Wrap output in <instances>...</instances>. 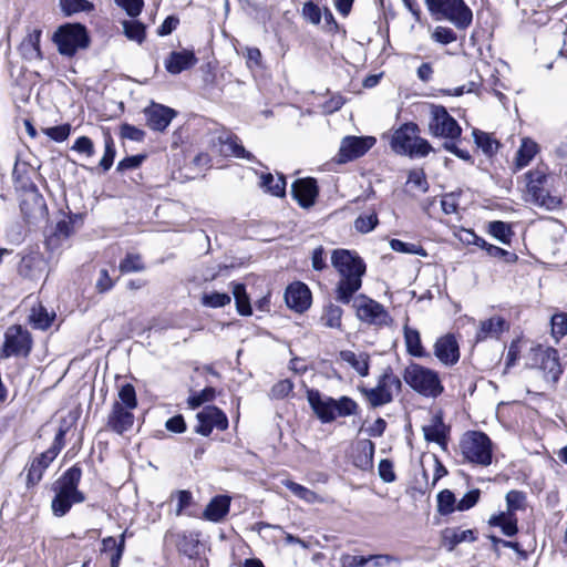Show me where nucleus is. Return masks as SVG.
Returning a JSON list of instances; mask_svg holds the SVG:
<instances>
[{
	"label": "nucleus",
	"instance_id": "49",
	"mask_svg": "<svg viewBox=\"0 0 567 567\" xmlns=\"http://www.w3.org/2000/svg\"><path fill=\"white\" fill-rule=\"evenodd\" d=\"M507 511L515 514L516 511H524L526 508V494L520 491H509L506 494Z\"/></svg>",
	"mask_w": 567,
	"mask_h": 567
},
{
	"label": "nucleus",
	"instance_id": "34",
	"mask_svg": "<svg viewBox=\"0 0 567 567\" xmlns=\"http://www.w3.org/2000/svg\"><path fill=\"white\" fill-rule=\"evenodd\" d=\"M357 454L354 455L355 466L367 470L372 467L374 444L370 440L358 442L355 447Z\"/></svg>",
	"mask_w": 567,
	"mask_h": 567
},
{
	"label": "nucleus",
	"instance_id": "42",
	"mask_svg": "<svg viewBox=\"0 0 567 567\" xmlns=\"http://www.w3.org/2000/svg\"><path fill=\"white\" fill-rule=\"evenodd\" d=\"M233 295L236 301L237 311L241 316L251 315V307L249 298L246 293V288L243 284H233Z\"/></svg>",
	"mask_w": 567,
	"mask_h": 567
},
{
	"label": "nucleus",
	"instance_id": "9",
	"mask_svg": "<svg viewBox=\"0 0 567 567\" xmlns=\"http://www.w3.org/2000/svg\"><path fill=\"white\" fill-rule=\"evenodd\" d=\"M401 389L400 378L388 367L379 377L374 388L360 386L359 391L372 408H378L391 403Z\"/></svg>",
	"mask_w": 567,
	"mask_h": 567
},
{
	"label": "nucleus",
	"instance_id": "33",
	"mask_svg": "<svg viewBox=\"0 0 567 567\" xmlns=\"http://www.w3.org/2000/svg\"><path fill=\"white\" fill-rule=\"evenodd\" d=\"M220 153L225 156H234L251 161L252 154L245 150L237 136L228 135L225 140L220 138Z\"/></svg>",
	"mask_w": 567,
	"mask_h": 567
},
{
	"label": "nucleus",
	"instance_id": "25",
	"mask_svg": "<svg viewBox=\"0 0 567 567\" xmlns=\"http://www.w3.org/2000/svg\"><path fill=\"white\" fill-rule=\"evenodd\" d=\"M78 218V215H73L59 220L53 233L47 238V246L52 250L60 248L62 244L73 235L74 223Z\"/></svg>",
	"mask_w": 567,
	"mask_h": 567
},
{
	"label": "nucleus",
	"instance_id": "55",
	"mask_svg": "<svg viewBox=\"0 0 567 567\" xmlns=\"http://www.w3.org/2000/svg\"><path fill=\"white\" fill-rule=\"evenodd\" d=\"M42 132L55 142H64L71 133V125L62 124L58 126L45 127L42 128Z\"/></svg>",
	"mask_w": 567,
	"mask_h": 567
},
{
	"label": "nucleus",
	"instance_id": "52",
	"mask_svg": "<svg viewBox=\"0 0 567 567\" xmlns=\"http://www.w3.org/2000/svg\"><path fill=\"white\" fill-rule=\"evenodd\" d=\"M378 225V216L374 212L365 215H360L355 221L354 227L359 233L367 234L375 228Z\"/></svg>",
	"mask_w": 567,
	"mask_h": 567
},
{
	"label": "nucleus",
	"instance_id": "29",
	"mask_svg": "<svg viewBox=\"0 0 567 567\" xmlns=\"http://www.w3.org/2000/svg\"><path fill=\"white\" fill-rule=\"evenodd\" d=\"M539 152L538 144L529 137L522 138L520 145L514 158V169L526 167Z\"/></svg>",
	"mask_w": 567,
	"mask_h": 567
},
{
	"label": "nucleus",
	"instance_id": "35",
	"mask_svg": "<svg viewBox=\"0 0 567 567\" xmlns=\"http://www.w3.org/2000/svg\"><path fill=\"white\" fill-rule=\"evenodd\" d=\"M342 313L343 310L333 303H329L323 307L322 313L320 316V323L330 329H341L342 327Z\"/></svg>",
	"mask_w": 567,
	"mask_h": 567
},
{
	"label": "nucleus",
	"instance_id": "47",
	"mask_svg": "<svg viewBox=\"0 0 567 567\" xmlns=\"http://www.w3.org/2000/svg\"><path fill=\"white\" fill-rule=\"evenodd\" d=\"M336 403V419L338 416H350L355 415L359 410L358 403L349 396H341L339 400H334Z\"/></svg>",
	"mask_w": 567,
	"mask_h": 567
},
{
	"label": "nucleus",
	"instance_id": "12",
	"mask_svg": "<svg viewBox=\"0 0 567 567\" xmlns=\"http://www.w3.org/2000/svg\"><path fill=\"white\" fill-rule=\"evenodd\" d=\"M532 367L543 373L547 383H555L563 373L559 357L556 349L537 347L532 350Z\"/></svg>",
	"mask_w": 567,
	"mask_h": 567
},
{
	"label": "nucleus",
	"instance_id": "24",
	"mask_svg": "<svg viewBox=\"0 0 567 567\" xmlns=\"http://www.w3.org/2000/svg\"><path fill=\"white\" fill-rule=\"evenodd\" d=\"M509 329V323L501 316H493L482 320L476 331V341L486 339H498L501 334Z\"/></svg>",
	"mask_w": 567,
	"mask_h": 567
},
{
	"label": "nucleus",
	"instance_id": "20",
	"mask_svg": "<svg viewBox=\"0 0 567 567\" xmlns=\"http://www.w3.org/2000/svg\"><path fill=\"white\" fill-rule=\"evenodd\" d=\"M198 59L194 51L183 49L181 51H173L164 61L165 69L171 74H179L183 71L192 69Z\"/></svg>",
	"mask_w": 567,
	"mask_h": 567
},
{
	"label": "nucleus",
	"instance_id": "44",
	"mask_svg": "<svg viewBox=\"0 0 567 567\" xmlns=\"http://www.w3.org/2000/svg\"><path fill=\"white\" fill-rule=\"evenodd\" d=\"M456 498L450 489H443L437 494V512L441 515H449L456 511Z\"/></svg>",
	"mask_w": 567,
	"mask_h": 567
},
{
	"label": "nucleus",
	"instance_id": "40",
	"mask_svg": "<svg viewBox=\"0 0 567 567\" xmlns=\"http://www.w3.org/2000/svg\"><path fill=\"white\" fill-rule=\"evenodd\" d=\"M230 301L231 298L228 293L218 291H204L200 297V305L206 308H223Z\"/></svg>",
	"mask_w": 567,
	"mask_h": 567
},
{
	"label": "nucleus",
	"instance_id": "16",
	"mask_svg": "<svg viewBox=\"0 0 567 567\" xmlns=\"http://www.w3.org/2000/svg\"><path fill=\"white\" fill-rule=\"evenodd\" d=\"M198 426L196 432L202 435H209L214 427L226 430L228 420L225 413L216 406H206L197 414Z\"/></svg>",
	"mask_w": 567,
	"mask_h": 567
},
{
	"label": "nucleus",
	"instance_id": "36",
	"mask_svg": "<svg viewBox=\"0 0 567 567\" xmlns=\"http://www.w3.org/2000/svg\"><path fill=\"white\" fill-rule=\"evenodd\" d=\"M403 330L406 351L409 354L416 358L424 357L425 351L421 342L420 332L416 329L410 328L408 324L404 326Z\"/></svg>",
	"mask_w": 567,
	"mask_h": 567
},
{
	"label": "nucleus",
	"instance_id": "37",
	"mask_svg": "<svg viewBox=\"0 0 567 567\" xmlns=\"http://www.w3.org/2000/svg\"><path fill=\"white\" fill-rule=\"evenodd\" d=\"M261 187L269 194L281 197L286 194V179L282 175L265 174L261 176Z\"/></svg>",
	"mask_w": 567,
	"mask_h": 567
},
{
	"label": "nucleus",
	"instance_id": "62",
	"mask_svg": "<svg viewBox=\"0 0 567 567\" xmlns=\"http://www.w3.org/2000/svg\"><path fill=\"white\" fill-rule=\"evenodd\" d=\"M115 3L123 8L131 17H137L144 6L143 0H115Z\"/></svg>",
	"mask_w": 567,
	"mask_h": 567
},
{
	"label": "nucleus",
	"instance_id": "54",
	"mask_svg": "<svg viewBox=\"0 0 567 567\" xmlns=\"http://www.w3.org/2000/svg\"><path fill=\"white\" fill-rule=\"evenodd\" d=\"M551 333L557 340L567 334V313L560 312L551 317Z\"/></svg>",
	"mask_w": 567,
	"mask_h": 567
},
{
	"label": "nucleus",
	"instance_id": "30",
	"mask_svg": "<svg viewBox=\"0 0 567 567\" xmlns=\"http://www.w3.org/2000/svg\"><path fill=\"white\" fill-rule=\"evenodd\" d=\"M475 539L476 537L472 529L446 528L442 533L443 546L450 551L463 542H474Z\"/></svg>",
	"mask_w": 567,
	"mask_h": 567
},
{
	"label": "nucleus",
	"instance_id": "7",
	"mask_svg": "<svg viewBox=\"0 0 567 567\" xmlns=\"http://www.w3.org/2000/svg\"><path fill=\"white\" fill-rule=\"evenodd\" d=\"M461 453L472 464L488 466L493 458V443L483 432L468 431L460 441Z\"/></svg>",
	"mask_w": 567,
	"mask_h": 567
},
{
	"label": "nucleus",
	"instance_id": "50",
	"mask_svg": "<svg viewBox=\"0 0 567 567\" xmlns=\"http://www.w3.org/2000/svg\"><path fill=\"white\" fill-rule=\"evenodd\" d=\"M123 29L125 35L133 41H136L138 43H142L145 39V27L136 21V20H128L123 22Z\"/></svg>",
	"mask_w": 567,
	"mask_h": 567
},
{
	"label": "nucleus",
	"instance_id": "61",
	"mask_svg": "<svg viewBox=\"0 0 567 567\" xmlns=\"http://www.w3.org/2000/svg\"><path fill=\"white\" fill-rule=\"evenodd\" d=\"M214 395H215V390L213 388H206L203 391H200L199 393L192 395L188 399V404L190 405L192 409H196L199 405H202L203 403L213 400Z\"/></svg>",
	"mask_w": 567,
	"mask_h": 567
},
{
	"label": "nucleus",
	"instance_id": "39",
	"mask_svg": "<svg viewBox=\"0 0 567 567\" xmlns=\"http://www.w3.org/2000/svg\"><path fill=\"white\" fill-rule=\"evenodd\" d=\"M423 432L426 441L441 444L445 440V427L439 415L432 417L431 424L423 426Z\"/></svg>",
	"mask_w": 567,
	"mask_h": 567
},
{
	"label": "nucleus",
	"instance_id": "53",
	"mask_svg": "<svg viewBox=\"0 0 567 567\" xmlns=\"http://www.w3.org/2000/svg\"><path fill=\"white\" fill-rule=\"evenodd\" d=\"M120 270L123 274L126 272H137L144 269V264L138 255L128 254L126 257L120 262Z\"/></svg>",
	"mask_w": 567,
	"mask_h": 567
},
{
	"label": "nucleus",
	"instance_id": "10",
	"mask_svg": "<svg viewBox=\"0 0 567 567\" xmlns=\"http://www.w3.org/2000/svg\"><path fill=\"white\" fill-rule=\"evenodd\" d=\"M352 307L357 318L368 324L382 327L392 322L388 310L381 303L364 295L354 297Z\"/></svg>",
	"mask_w": 567,
	"mask_h": 567
},
{
	"label": "nucleus",
	"instance_id": "5",
	"mask_svg": "<svg viewBox=\"0 0 567 567\" xmlns=\"http://www.w3.org/2000/svg\"><path fill=\"white\" fill-rule=\"evenodd\" d=\"M424 2L436 20H447L460 30L467 29L473 21V12L463 0H424Z\"/></svg>",
	"mask_w": 567,
	"mask_h": 567
},
{
	"label": "nucleus",
	"instance_id": "19",
	"mask_svg": "<svg viewBox=\"0 0 567 567\" xmlns=\"http://www.w3.org/2000/svg\"><path fill=\"white\" fill-rule=\"evenodd\" d=\"M146 122L153 131H164L175 117L176 112L162 104H152L144 111Z\"/></svg>",
	"mask_w": 567,
	"mask_h": 567
},
{
	"label": "nucleus",
	"instance_id": "13",
	"mask_svg": "<svg viewBox=\"0 0 567 567\" xmlns=\"http://www.w3.org/2000/svg\"><path fill=\"white\" fill-rule=\"evenodd\" d=\"M65 433L66 431L64 429H59L58 433L55 434L52 446L42 454H40V456L33 460L27 475V481L29 485H35L41 481L47 467L58 456V454L64 446Z\"/></svg>",
	"mask_w": 567,
	"mask_h": 567
},
{
	"label": "nucleus",
	"instance_id": "22",
	"mask_svg": "<svg viewBox=\"0 0 567 567\" xmlns=\"http://www.w3.org/2000/svg\"><path fill=\"white\" fill-rule=\"evenodd\" d=\"M293 198L303 208H309L315 204L318 195L316 181L312 178L297 179L291 186Z\"/></svg>",
	"mask_w": 567,
	"mask_h": 567
},
{
	"label": "nucleus",
	"instance_id": "21",
	"mask_svg": "<svg viewBox=\"0 0 567 567\" xmlns=\"http://www.w3.org/2000/svg\"><path fill=\"white\" fill-rule=\"evenodd\" d=\"M285 300L289 308L302 312L311 305V293L305 284L296 282L287 288Z\"/></svg>",
	"mask_w": 567,
	"mask_h": 567
},
{
	"label": "nucleus",
	"instance_id": "43",
	"mask_svg": "<svg viewBox=\"0 0 567 567\" xmlns=\"http://www.w3.org/2000/svg\"><path fill=\"white\" fill-rule=\"evenodd\" d=\"M282 484L291 491L293 495L299 497L300 499L313 504L316 502H319V496L311 489L307 488L306 486H302L298 483H295L290 480H285Z\"/></svg>",
	"mask_w": 567,
	"mask_h": 567
},
{
	"label": "nucleus",
	"instance_id": "41",
	"mask_svg": "<svg viewBox=\"0 0 567 567\" xmlns=\"http://www.w3.org/2000/svg\"><path fill=\"white\" fill-rule=\"evenodd\" d=\"M487 231L502 244H509L513 236L511 226L502 220L491 221L487 225Z\"/></svg>",
	"mask_w": 567,
	"mask_h": 567
},
{
	"label": "nucleus",
	"instance_id": "15",
	"mask_svg": "<svg viewBox=\"0 0 567 567\" xmlns=\"http://www.w3.org/2000/svg\"><path fill=\"white\" fill-rule=\"evenodd\" d=\"M375 142L372 136H346L340 144L338 162L347 163L363 156Z\"/></svg>",
	"mask_w": 567,
	"mask_h": 567
},
{
	"label": "nucleus",
	"instance_id": "27",
	"mask_svg": "<svg viewBox=\"0 0 567 567\" xmlns=\"http://www.w3.org/2000/svg\"><path fill=\"white\" fill-rule=\"evenodd\" d=\"M41 34L42 31L40 29H32L21 42L20 52L25 60L34 61L42 59L40 48Z\"/></svg>",
	"mask_w": 567,
	"mask_h": 567
},
{
	"label": "nucleus",
	"instance_id": "11",
	"mask_svg": "<svg viewBox=\"0 0 567 567\" xmlns=\"http://www.w3.org/2000/svg\"><path fill=\"white\" fill-rule=\"evenodd\" d=\"M429 131L435 137L457 140L462 134L458 123L449 114L445 107L432 105L430 111Z\"/></svg>",
	"mask_w": 567,
	"mask_h": 567
},
{
	"label": "nucleus",
	"instance_id": "59",
	"mask_svg": "<svg viewBox=\"0 0 567 567\" xmlns=\"http://www.w3.org/2000/svg\"><path fill=\"white\" fill-rule=\"evenodd\" d=\"M72 151L83 154L86 157H92L95 152L93 141L87 136H80L76 138L72 145Z\"/></svg>",
	"mask_w": 567,
	"mask_h": 567
},
{
	"label": "nucleus",
	"instance_id": "63",
	"mask_svg": "<svg viewBox=\"0 0 567 567\" xmlns=\"http://www.w3.org/2000/svg\"><path fill=\"white\" fill-rule=\"evenodd\" d=\"M480 498V489H472L468 493H466L456 505L457 511H467L472 508Z\"/></svg>",
	"mask_w": 567,
	"mask_h": 567
},
{
	"label": "nucleus",
	"instance_id": "60",
	"mask_svg": "<svg viewBox=\"0 0 567 567\" xmlns=\"http://www.w3.org/2000/svg\"><path fill=\"white\" fill-rule=\"evenodd\" d=\"M321 9L315 4L313 2L309 1L306 2L302 7V16L306 20L311 22L312 24H319L322 18Z\"/></svg>",
	"mask_w": 567,
	"mask_h": 567
},
{
	"label": "nucleus",
	"instance_id": "32",
	"mask_svg": "<svg viewBox=\"0 0 567 567\" xmlns=\"http://www.w3.org/2000/svg\"><path fill=\"white\" fill-rule=\"evenodd\" d=\"M125 535L126 533L124 532L118 540L111 536L102 540V551L110 553L111 567L120 566L125 549Z\"/></svg>",
	"mask_w": 567,
	"mask_h": 567
},
{
	"label": "nucleus",
	"instance_id": "4",
	"mask_svg": "<svg viewBox=\"0 0 567 567\" xmlns=\"http://www.w3.org/2000/svg\"><path fill=\"white\" fill-rule=\"evenodd\" d=\"M403 380L413 391L425 398L435 399L444 391L439 373L419 363H411L404 369Z\"/></svg>",
	"mask_w": 567,
	"mask_h": 567
},
{
	"label": "nucleus",
	"instance_id": "46",
	"mask_svg": "<svg viewBox=\"0 0 567 567\" xmlns=\"http://www.w3.org/2000/svg\"><path fill=\"white\" fill-rule=\"evenodd\" d=\"M60 8L65 16L90 11L93 4L87 0H60Z\"/></svg>",
	"mask_w": 567,
	"mask_h": 567
},
{
	"label": "nucleus",
	"instance_id": "28",
	"mask_svg": "<svg viewBox=\"0 0 567 567\" xmlns=\"http://www.w3.org/2000/svg\"><path fill=\"white\" fill-rule=\"evenodd\" d=\"M339 359L350 365L360 377L369 375L370 357L364 352H353L351 350H342Z\"/></svg>",
	"mask_w": 567,
	"mask_h": 567
},
{
	"label": "nucleus",
	"instance_id": "64",
	"mask_svg": "<svg viewBox=\"0 0 567 567\" xmlns=\"http://www.w3.org/2000/svg\"><path fill=\"white\" fill-rule=\"evenodd\" d=\"M293 384L290 380L285 379L277 382L271 389V395L276 399H282L289 395L292 391Z\"/></svg>",
	"mask_w": 567,
	"mask_h": 567
},
{
	"label": "nucleus",
	"instance_id": "57",
	"mask_svg": "<svg viewBox=\"0 0 567 567\" xmlns=\"http://www.w3.org/2000/svg\"><path fill=\"white\" fill-rule=\"evenodd\" d=\"M431 38L441 44H450L457 39L456 33L451 28L442 25L434 29Z\"/></svg>",
	"mask_w": 567,
	"mask_h": 567
},
{
	"label": "nucleus",
	"instance_id": "1",
	"mask_svg": "<svg viewBox=\"0 0 567 567\" xmlns=\"http://www.w3.org/2000/svg\"><path fill=\"white\" fill-rule=\"evenodd\" d=\"M331 264L340 276L336 289L337 299L348 305L352 300L353 295L362 286L365 264L357 254H352L346 249L333 250Z\"/></svg>",
	"mask_w": 567,
	"mask_h": 567
},
{
	"label": "nucleus",
	"instance_id": "17",
	"mask_svg": "<svg viewBox=\"0 0 567 567\" xmlns=\"http://www.w3.org/2000/svg\"><path fill=\"white\" fill-rule=\"evenodd\" d=\"M307 400L322 423H330L336 420L334 399L322 395L318 390L310 389L307 391Z\"/></svg>",
	"mask_w": 567,
	"mask_h": 567
},
{
	"label": "nucleus",
	"instance_id": "26",
	"mask_svg": "<svg viewBox=\"0 0 567 567\" xmlns=\"http://www.w3.org/2000/svg\"><path fill=\"white\" fill-rule=\"evenodd\" d=\"M231 498L227 495H217L210 499L203 512V518L213 522H221L229 513Z\"/></svg>",
	"mask_w": 567,
	"mask_h": 567
},
{
	"label": "nucleus",
	"instance_id": "2",
	"mask_svg": "<svg viewBox=\"0 0 567 567\" xmlns=\"http://www.w3.org/2000/svg\"><path fill=\"white\" fill-rule=\"evenodd\" d=\"M81 476V468L72 466L53 484L55 496L52 499L51 508L55 516L62 517L73 504L84 502V494L78 489Z\"/></svg>",
	"mask_w": 567,
	"mask_h": 567
},
{
	"label": "nucleus",
	"instance_id": "18",
	"mask_svg": "<svg viewBox=\"0 0 567 567\" xmlns=\"http://www.w3.org/2000/svg\"><path fill=\"white\" fill-rule=\"evenodd\" d=\"M133 410L123 408V403H113L112 410L107 416V427L113 432L123 435L133 427Z\"/></svg>",
	"mask_w": 567,
	"mask_h": 567
},
{
	"label": "nucleus",
	"instance_id": "14",
	"mask_svg": "<svg viewBox=\"0 0 567 567\" xmlns=\"http://www.w3.org/2000/svg\"><path fill=\"white\" fill-rule=\"evenodd\" d=\"M31 350V338L21 326H11L4 333V343L0 352L1 358L11 355H27Z\"/></svg>",
	"mask_w": 567,
	"mask_h": 567
},
{
	"label": "nucleus",
	"instance_id": "6",
	"mask_svg": "<svg viewBox=\"0 0 567 567\" xmlns=\"http://www.w3.org/2000/svg\"><path fill=\"white\" fill-rule=\"evenodd\" d=\"M391 147L395 153L411 157H423L432 151L430 143L419 136V126L414 123H405L395 130Z\"/></svg>",
	"mask_w": 567,
	"mask_h": 567
},
{
	"label": "nucleus",
	"instance_id": "58",
	"mask_svg": "<svg viewBox=\"0 0 567 567\" xmlns=\"http://www.w3.org/2000/svg\"><path fill=\"white\" fill-rule=\"evenodd\" d=\"M114 157H115L114 142L111 136H107L105 138V143H104V155L100 161V166L102 167V169L104 172L109 171L112 167Z\"/></svg>",
	"mask_w": 567,
	"mask_h": 567
},
{
	"label": "nucleus",
	"instance_id": "45",
	"mask_svg": "<svg viewBox=\"0 0 567 567\" xmlns=\"http://www.w3.org/2000/svg\"><path fill=\"white\" fill-rule=\"evenodd\" d=\"M41 261V258L37 255H27L22 257L18 268L19 274L27 278L35 277Z\"/></svg>",
	"mask_w": 567,
	"mask_h": 567
},
{
	"label": "nucleus",
	"instance_id": "38",
	"mask_svg": "<svg viewBox=\"0 0 567 567\" xmlns=\"http://www.w3.org/2000/svg\"><path fill=\"white\" fill-rule=\"evenodd\" d=\"M473 137L475 144L478 148L483 151V153L487 156H492L498 150L499 143L488 133L480 131L477 128L473 130Z\"/></svg>",
	"mask_w": 567,
	"mask_h": 567
},
{
	"label": "nucleus",
	"instance_id": "23",
	"mask_svg": "<svg viewBox=\"0 0 567 567\" xmlns=\"http://www.w3.org/2000/svg\"><path fill=\"white\" fill-rule=\"evenodd\" d=\"M434 354L445 365L455 364L460 358L455 338L451 334L439 338L434 344Z\"/></svg>",
	"mask_w": 567,
	"mask_h": 567
},
{
	"label": "nucleus",
	"instance_id": "56",
	"mask_svg": "<svg viewBox=\"0 0 567 567\" xmlns=\"http://www.w3.org/2000/svg\"><path fill=\"white\" fill-rule=\"evenodd\" d=\"M30 319L32 323L39 329H47L52 321V318L49 316V313L42 306H39L37 308L34 307L32 309Z\"/></svg>",
	"mask_w": 567,
	"mask_h": 567
},
{
	"label": "nucleus",
	"instance_id": "48",
	"mask_svg": "<svg viewBox=\"0 0 567 567\" xmlns=\"http://www.w3.org/2000/svg\"><path fill=\"white\" fill-rule=\"evenodd\" d=\"M390 247L396 252L417 255L422 257L427 256V252L422 246L412 243H404L400 239H392L390 241Z\"/></svg>",
	"mask_w": 567,
	"mask_h": 567
},
{
	"label": "nucleus",
	"instance_id": "51",
	"mask_svg": "<svg viewBox=\"0 0 567 567\" xmlns=\"http://www.w3.org/2000/svg\"><path fill=\"white\" fill-rule=\"evenodd\" d=\"M114 403H123V408L134 410L137 406L136 392L132 384H124L118 391V401Z\"/></svg>",
	"mask_w": 567,
	"mask_h": 567
},
{
	"label": "nucleus",
	"instance_id": "31",
	"mask_svg": "<svg viewBox=\"0 0 567 567\" xmlns=\"http://www.w3.org/2000/svg\"><path fill=\"white\" fill-rule=\"evenodd\" d=\"M488 524L494 527H499L504 535L512 537L517 534V518L511 512H499L489 517Z\"/></svg>",
	"mask_w": 567,
	"mask_h": 567
},
{
	"label": "nucleus",
	"instance_id": "3",
	"mask_svg": "<svg viewBox=\"0 0 567 567\" xmlns=\"http://www.w3.org/2000/svg\"><path fill=\"white\" fill-rule=\"evenodd\" d=\"M551 176L544 165H539L534 169L524 174L525 196L526 200L532 204L544 207L546 209H555L560 205V199L553 196L547 188Z\"/></svg>",
	"mask_w": 567,
	"mask_h": 567
},
{
	"label": "nucleus",
	"instance_id": "8",
	"mask_svg": "<svg viewBox=\"0 0 567 567\" xmlns=\"http://www.w3.org/2000/svg\"><path fill=\"white\" fill-rule=\"evenodd\" d=\"M58 52L64 56H73L78 51L90 45L86 28L80 23H64L52 35Z\"/></svg>",
	"mask_w": 567,
	"mask_h": 567
}]
</instances>
